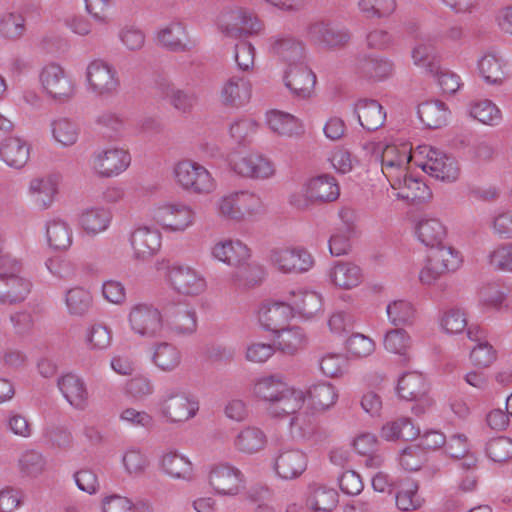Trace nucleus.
<instances>
[{"label":"nucleus","instance_id":"obj_32","mask_svg":"<svg viewBox=\"0 0 512 512\" xmlns=\"http://www.w3.org/2000/svg\"><path fill=\"white\" fill-rule=\"evenodd\" d=\"M291 312L310 318L321 308V297L312 291H291L288 299Z\"/></svg>","mask_w":512,"mask_h":512},{"label":"nucleus","instance_id":"obj_38","mask_svg":"<svg viewBox=\"0 0 512 512\" xmlns=\"http://www.w3.org/2000/svg\"><path fill=\"white\" fill-rule=\"evenodd\" d=\"M268 124L280 136L292 137L303 133L301 122L289 113L272 111L268 117Z\"/></svg>","mask_w":512,"mask_h":512},{"label":"nucleus","instance_id":"obj_51","mask_svg":"<svg viewBox=\"0 0 512 512\" xmlns=\"http://www.w3.org/2000/svg\"><path fill=\"white\" fill-rule=\"evenodd\" d=\"M479 71L484 80L490 84H500L504 79L502 63L494 54L484 55L478 63Z\"/></svg>","mask_w":512,"mask_h":512},{"label":"nucleus","instance_id":"obj_44","mask_svg":"<svg viewBox=\"0 0 512 512\" xmlns=\"http://www.w3.org/2000/svg\"><path fill=\"white\" fill-rule=\"evenodd\" d=\"M161 465L165 473L171 477L182 479H189L191 477V462L176 452H169L163 455Z\"/></svg>","mask_w":512,"mask_h":512},{"label":"nucleus","instance_id":"obj_31","mask_svg":"<svg viewBox=\"0 0 512 512\" xmlns=\"http://www.w3.org/2000/svg\"><path fill=\"white\" fill-rule=\"evenodd\" d=\"M338 499V492L333 488L319 483L309 485L307 503L315 511H332L337 506Z\"/></svg>","mask_w":512,"mask_h":512},{"label":"nucleus","instance_id":"obj_39","mask_svg":"<svg viewBox=\"0 0 512 512\" xmlns=\"http://www.w3.org/2000/svg\"><path fill=\"white\" fill-rule=\"evenodd\" d=\"M332 282L342 288L351 289L360 284L362 280L361 269L350 262H338L330 273Z\"/></svg>","mask_w":512,"mask_h":512},{"label":"nucleus","instance_id":"obj_4","mask_svg":"<svg viewBox=\"0 0 512 512\" xmlns=\"http://www.w3.org/2000/svg\"><path fill=\"white\" fill-rule=\"evenodd\" d=\"M87 80L90 88L102 96L116 93L120 85L114 67L103 60H94L88 65Z\"/></svg>","mask_w":512,"mask_h":512},{"label":"nucleus","instance_id":"obj_14","mask_svg":"<svg viewBox=\"0 0 512 512\" xmlns=\"http://www.w3.org/2000/svg\"><path fill=\"white\" fill-rule=\"evenodd\" d=\"M307 468L306 455L298 449L281 450L274 462V469L283 479H294Z\"/></svg>","mask_w":512,"mask_h":512},{"label":"nucleus","instance_id":"obj_55","mask_svg":"<svg viewBox=\"0 0 512 512\" xmlns=\"http://www.w3.org/2000/svg\"><path fill=\"white\" fill-rule=\"evenodd\" d=\"M414 64L425 69L429 74L438 73L439 61L431 45L419 44L412 51Z\"/></svg>","mask_w":512,"mask_h":512},{"label":"nucleus","instance_id":"obj_25","mask_svg":"<svg viewBox=\"0 0 512 512\" xmlns=\"http://www.w3.org/2000/svg\"><path fill=\"white\" fill-rule=\"evenodd\" d=\"M130 155L122 149H108L99 154L95 168L102 176L110 177L124 171L130 164Z\"/></svg>","mask_w":512,"mask_h":512},{"label":"nucleus","instance_id":"obj_34","mask_svg":"<svg viewBox=\"0 0 512 512\" xmlns=\"http://www.w3.org/2000/svg\"><path fill=\"white\" fill-rule=\"evenodd\" d=\"M276 334L278 349L287 355H295L298 351L302 350L307 343L305 332L298 326L283 328Z\"/></svg>","mask_w":512,"mask_h":512},{"label":"nucleus","instance_id":"obj_64","mask_svg":"<svg viewBox=\"0 0 512 512\" xmlns=\"http://www.w3.org/2000/svg\"><path fill=\"white\" fill-rule=\"evenodd\" d=\"M53 136L64 146L73 145L78 138L76 126L68 119H59L53 123Z\"/></svg>","mask_w":512,"mask_h":512},{"label":"nucleus","instance_id":"obj_3","mask_svg":"<svg viewBox=\"0 0 512 512\" xmlns=\"http://www.w3.org/2000/svg\"><path fill=\"white\" fill-rule=\"evenodd\" d=\"M40 80L47 94L57 101H68L74 95V83L59 64L46 65L42 69Z\"/></svg>","mask_w":512,"mask_h":512},{"label":"nucleus","instance_id":"obj_37","mask_svg":"<svg viewBox=\"0 0 512 512\" xmlns=\"http://www.w3.org/2000/svg\"><path fill=\"white\" fill-rule=\"evenodd\" d=\"M422 168L432 177L448 182L455 181L460 173L457 161L447 155L435 158L434 161L430 160V162H425Z\"/></svg>","mask_w":512,"mask_h":512},{"label":"nucleus","instance_id":"obj_56","mask_svg":"<svg viewBox=\"0 0 512 512\" xmlns=\"http://www.w3.org/2000/svg\"><path fill=\"white\" fill-rule=\"evenodd\" d=\"M470 115L486 125H495L501 119L500 110L490 100H483L472 105Z\"/></svg>","mask_w":512,"mask_h":512},{"label":"nucleus","instance_id":"obj_8","mask_svg":"<svg viewBox=\"0 0 512 512\" xmlns=\"http://www.w3.org/2000/svg\"><path fill=\"white\" fill-rule=\"evenodd\" d=\"M285 86L298 98L311 97L316 84V75L303 63L288 68L284 76Z\"/></svg>","mask_w":512,"mask_h":512},{"label":"nucleus","instance_id":"obj_59","mask_svg":"<svg viewBox=\"0 0 512 512\" xmlns=\"http://www.w3.org/2000/svg\"><path fill=\"white\" fill-rule=\"evenodd\" d=\"M486 453L494 462H506L512 459V440L504 436L491 439L487 443Z\"/></svg>","mask_w":512,"mask_h":512},{"label":"nucleus","instance_id":"obj_29","mask_svg":"<svg viewBox=\"0 0 512 512\" xmlns=\"http://www.w3.org/2000/svg\"><path fill=\"white\" fill-rule=\"evenodd\" d=\"M271 49L275 55L287 62L289 67L302 63L304 46L301 41L292 36L276 37Z\"/></svg>","mask_w":512,"mask_h":512},{"label":"nucleus","instance_id":"obj_23","mask_svg":"<svg viewBox=\"0 0 512 512\" xmlns=\"http://www.w3.org/2000/svg\"><path fill=\"white\" fill-rule=\"evenodd\" d=\"M307 35L312 42L328 47L342 46L349 40V35L346 32L338 30L325 22L310 24L307 29Z\"/></svg>","mask_w":512,"mask_h":512},{"label":"nucleus","instance_id":"obj_19","mask_svg":"<svg viewBox=\"0 0 512 512\" xmlns=\"http://www.w3.org/2000/svg\"><path fill=\"white\" fill-rule=\"evenodd\" d=\"M360 125L368 131L381 128L386 120L382 105L374 99H360L354 107Z\"/></svg>","mask_w":512,"mask_h":512},{"label":"nucleus","instance_id":"obj_58","mask_svg":"<svg viewBox=\"0 0 512 512\" xmlns=\"http://www.w3.org/2000/svg\"><path fill=\"white\" fill-rule=\"evenodd\" d=\"M86 341L92 350L107 349L112 342V332L103 323H96L87 332Z\"/></svg>","mask_w":512,"mask_h":512},{"label":"nucleus","instance_id":"obj_5","mask_svg":"<svg viewBox=\"0 0 512 512\" xmlns=\"http://www.w3.org/2000/svg\"><path fill=\"white\" fill-rule=\"evenodd\" d=\"M175 176L179 184L196 193L209 192L212 188V181L209 172L200 164L184 160L175 167Z\"/></svg>","mask_w":512,"mask_h":512},{"label":"nucleus","instance_id":"obj_49","mask_svg":"<svg viewBox=\"0 0 512 512\" xmlns=\"http://www.w3.org/2000/svg\"><path fill=\"white\" fill-rule=\"evenodd\" d=\"M111 215L105 209H90L82 213L80 224L88 233L96 234L105 230L110 222Z\"/></svg>","mask_w":512,"mask_h":512},{"label":"nucleus","instance_id":"obj_1","mask_svg":"<svg viewBox=\"0 0 512 512\" xmlns=\"http://www.w3.org/2000/svg\"><path fill=\"white\" fill-rule=\"evenodd\" d=\"M462 262L457 250L441 245L431 248L426 266L420 271L419 279L423 284L431 285L442 275L457 270Z\"/></svg>","mask_w":512,"mask_h":512},{"label":"nucleus","instance_id":"obj_47","mask_svg":"<svg viewBox=\"0 0 512 512\" xmlns=\"http://www.w3.org/2000/svg\"><path fill=\"white\" fill-rule=\"evenodd\" d=\"M288 385L283 382L280 376L271 375L258 380L254 386V393L257 397L271 403L281 394Z\"/></svg>","mask_w":512,"mask_h":512},{"label":"nucleus","instance_id":"obj_60","mask_svg":"<svg viewBox=\"0 0 512 512\" xmlns=\"http://www.w3.org/2000/svg\"><path fill=\"white\" fill-rule=\"evenodd\" d=\"M24 31V19L21 15L6 13L0 18V34L5 38L18 39Z\"/></svg>","mask_w":512,"mask_h":512},{"label":"nucleus","instance_id":"obj_45","mask_svg":"<svg viewBox=\"0 0 512 512\" xmlns=\"http://www.w3.org/2000/svg\"><path fill=\"white\" fill-rule=\"evenodd\" d=\"M235 271L233 278L238 285L244 287H251L261 281L263 270L260 265L254 262H247V260L235 263Z\"/></svg>","mask_w":512,"mask_h":512},{"label":"nucleus","instance_id":"obj_33","mask_svg":"<svg viewBox=\"0 0 512 512\" xmlns=\"http://www.w3.org/2000/svg\"><path fill=\"white\" fill-rule=\"evenodd\" d=\"M56 191V183L50 176L34 178L29 186L30 201L36 207L46 209L52 204Z\"/></svg>","mask_w":512,"mask_h":512},{"label":"nucleus","instance_id":"obj_36","mask_svg":"<svg viewBox=\"0 0 512 512\" xmlns=\"http://www.w3.org/2000/svg\"><path fill=\"white\" fill-rule=\"evenodd\" d=\"M418 239L427 247L441 245L446 237V228L436 218L421 219L416 226Z\"/></svg>","mask_w":512,"mask_h":512},{"label":"nucleus","instance_id":"obj_24","mask_svg":"<svg viewBox=\"0 0 512 512\" xmlns=\"http://www.w3.org/2000/svg\"><path fill=\"white\" fill-rule=\"evenodd\" d=\"M131 243L137 258L146 259L155 254L161 246V234L156 229L140 227L131 236Z\"/></svg>","mask_w":512,"mask_h":512},{"label":"nucleus","instance_id":"obj_11","mask_svg":"<svg viewBox=\"0 0 512 512\" xmlns=\"http://www.w3.org/2000/svg\"><path fill=\"white\" fill-rule=\"evenodd\" d=\"M168 328L175 334L193 333L197 328L194 310L180 304H169L163 308Z\"/></svg>","mask_w":512,"mask_h":512},{"label":"nucleus","instance_id":"obj_12","mask_svg":"<svg viewBox=\"0 0 512 512\" xmlns=\"http://www.w3.org/2000/svg\"><path fill=\"white\" fill-rule=\"evenodd\" d=\"M173 288L184 295H198L206 288L205 280L192 268L177 266L169 272Z\"/></svg>","mask_w":512,"mask_h":512},{"label":"nucleus","instance_id":"obj_35","mask_svg":"<svg viewBox=\"0 0 512 512\" xmlns=\"http://www.w3.org/2000/svg\"><path fill=\"white\" fill-rule=\"evenodd\" d=\"M418 115L427 128L438 129L447 121L448 108L442 101L431 100L418 106Z\"/></svg>","mask_w":512,"mask_h":512},{"label":"nucleus","instance_id":"obj_30","mask_svg":"<svg viewBox=\"0 0 512 512\" xmlns=\"http://www.w3.org/2000/svg\"><path fill=\"white\" fill-rule=\"evenodd\" d=\"M230 18L236 20V22L219 25L222 33L226 36L238 38L258 33L261 29L260 22L244 11L232 12Z\"/></svg>","mask_w":512,"mask_h":512},{"label":"nucleus","instance_id":"obj_17","mask_svg":"<svg viewBox=\"0 0 512 512\" xmlns=\"http://www.w3.org/2000/svg\"><path fill=\"white\" fill-rule=\"evenodd\" d=\"M233 170L244 177L265 179L274 173L272 163L258 154L239 157L232 162Z\"/></svg>","mask_w":512,"mask_h":512},{"label":"nucleus","instance_id":"obj_26","mask_svg":"<svg viewBox=\"0 0 512 512\" xmlns=\"http://www.w3.org/2000/svg\"><path fill=\"white\" fill-rule=\"evenodd\" d=\"M304 399L305 397L302 391L295 390L288 386L269 403L268 411L273 417L294 414L301 409Z\"/></svg>","mask_w":512,"mask_h":512},{"label":"nucleus","instance_id":"obj_18","mask_svg":"<svg viewBox=\"0 0 512 512\" xmlns=\"http://www.w3.org/2000/svg\"><path fill=\"white\" fill-rule=\"evenodd\" d=\"M251 97V85L242 76L233 75L228 78L221 89V102L226 107H240Z\"/></svg>","mask_w":512,"mask_h":512},{"label":"nucleus","instance_id":"obj_9","mask_svg":"<svg viewBox=\"0 0 512 512\" xmlns=\"http://www.w3.org/2000/svg\"><path fill=\"white\" fill-rule=\"evenodd\" d=\"M258 208L259 199L255 195L245 192L224 197L219 205L221 215L237 221L256 212Z\"/></svg>","mask_w":512,"mask_h":512},{"label":"nucleus","instance_id":"obj_7","mask_svg":"<svg viewBox=\"0 0 512 512\" xmlns=\"http://www.w3.org/2000/svg\"><path fill=\"white\" fill-rule=\"evenodd\" d=\"M132 330L142 336L153 337L162 328V317L158 309L147 304L134 306L129 314Z\"/></svg>","mask_w":512,"mask_h":512},{"label":"nucleus","instance_id":"obj_6","mask_svg":"<svg viewBox=\"0 0 512 512\" xmlns=\"http://www.w3.org/2000/svg\"><path fill=\"white\" fill-rule=\"evenodd\" d=\"M272 262L278 269L285 273H301L308 271L313 259L305 249L301 248H278L272 250Z\"/></svg>","mask_w":512,"mask_h":512},{"label":"nucleus","instance_id":"obj_54","mask_svg":"<svg viewBox=\"0 0 512 512\" xmlns=\"http://www.w3.org/2000/svg\"><path fill=\"white\" fill-rule=\"evenodd\" d=\"M92 303L90 293L80 287L70 289L66 295V304L71 314L83 315L85 314Z\"/></svg>","mask_w":512,"mask_h":512},{"label":"nucleus","instance_id":"obj_28","mask_svg":"<svg viewBox=\"0 0 512 512\" xmlns=\"http://www.w3.org/2000/svg\"><path fill=\"white\" fill-rule=\"evenodd\" d=\"M306 196L311 201L331 202L338 198L339 187L334 177L320 175L310 180Z\"/></svg>","mask_w":512,"mask_h":512},{"label":"nucleus","instance_id":"obj_40","mask_svg":"<svg viewBox=\"0 0 512 512\" xmlns=\"http://www.w3.org/2000/svg\"><path fill=\"white\" fill-rule=\"evenodd\" d=\"M397 392L407 401L418 400L426 393L425 380L419 372L404 373L398 381Z\"/></svg>","mask_w":512,"mask_h":512},{"label":"nucleus","instance_id":"obj_46","mask_svg":"<svg viewBox=\"0 0 512 512\" xmlns=\"http://www.w3.org/2000/svg\"><path fill=\"white\" fill-rule=\"evenodd\" d=\"M418 484L410 479L400 482V490L396 493V505L402 511H411L421 506L417 495Z\"/></svg>","mask_w":512,"mask_h":512},{"label":"nucleus","instance_id":"obj_42","mask_svg":"<svg viewBox=\"0 0 512 512\" xmlns=\"http://www.w3.org/2000/svg\"><path fill=\"white\" fill-rule=\"evenodd\" d=\"M267 443L266 435L256 427L243 429L235 439V446L243 453L253 454L262 450Z\"/></svg>","mask_w":512,"mask_h":512},{"label":"nucleus","instance_id":"obj_61","mask_svg":"<svg viewBox=\"0 0 512 512\" xmlns=\"http://www.w3.org/2000/svg\"><path fill=\"white\" fill-rule=\"evenodd\" d=\"M348 364V359L343 354L328 353L320 361L321 371L328 377H340Z\"/></svg>","mask_w":512,"mask_h":512},{"label":"nucleus","instance_id":"obj_2","mask_svg":"<svg viewBox=\"0 0 512 512\" xmlns=\"http://www.w3.org/2000/svg\"><path fill=\"white\" fill-rule=\"evenodd\" d=\"M199 410V403L188 393L169 390L159 403V411L168 422H185L193 418Z\"/></svg>","mask_w":512,"mask_h":512},{"label":"nucleus","instance_id":"obj_52","mask_svg":"<svg viewBox=\"0 0 512 512\" xmlns=\"http://www.w3.org/2000/svg\"><path fill=\"white\" fill-rule=\"evenodd\" d=\"M387 315L393 325H406L413 322L415 310L410 302L396 300L387 306Z\"/></svg>","mask_w":512,"mask_h":512},{"label":"nucleus","instance_id":"obj_20","mask_svg":"<svg viewBox=\"0 0 512 512\" xmlns=\"http://www.w3.org/2000/svg\"><path fill=\"white\" fill-rule=\"evenodd\" d=\"M30 157V145L20 137H7L0 144V158L10 167L20 169Z\"/></svg>","mask_w":512,"mask_h":512},{"label":"nucleus","instance_id":"obj_50","mask_svg":"<svg viewBox=\"0 0 512 512\" xmlns=\"http://www.w3.org/2000/svg\"><path fill=\"white\" fill-rule=\"evenodd\" d=\"M308 397L315 408L324 410L335 403L337 394L330 383L323 382L311 386Z\"/></svg>","mask_w":512,"mask_h":512},{"label":"nucleus","instance_id":"obj_43","mask_svg":"<svg viewBox=\"0 0 512 512\" xmlns=\"http://www.w3.org/2000/svg\"><path fill=\"white\" fill-rule=\"evenodd\" d=\"M46 234L50 247L56 250H66L72 243L71 229L64 221L52 220L48 222Z\"/></svg>","mask_w":512,"mask_h":512},{"label":"nucleus","instance_id":"obj_16","mask_svg":"<svg viewBox=\"0 0 512 512\" xmlns=\"http://www.w3.org/2000/svg\"><path fill=\"white\" fill-rule=\"evenodd\" d=\"M154 219L164 228L184 230L192 222V211L181 204H169L159 207Z\"/></svg>","mask_w":512,"mask_h":512},{"label":"nucleus","instance_id":"obj_10","mask_svg":"<svg viewBox=\"0 0 512 512\" xmlns=\"http://www.w3.org/2000/svg\"><path fill=\"white\" fill-rule=\"evenodd\" d=\"M32 284L26 278L14 273L0 274V303L15 305L26 300Z\"/></svg>","mask_w":512,"mask_h":512},{"label":"nucleus","instance_id":"obj_21","mask_svg":"<svg viewBox=\"0 0 512 512\" xmlns=\"http://www.w3.org/2000/svg\"><path fill=\"white\" fill-rule=\"evenodd\" d=\"M292 316L288 302L263 305L259 310L261 325L265 330L272 331L275 334L285 328V324Z\"/></svg>","mask_w":512,"mask_h":512},{"label":"nucleus","instance_id":"obj_41","mask_svg":"<svg viewBox=\"0 0 512 512\" xmlns=\"http://www.w3.org/2000/svg\"><path fill=\"white\" fill-rule=\"evenodd\" d=\"M213 255L218 260L233 266L235 263L248 260L250 252L240 241H225L215 245Z\"/></svg>","mask_w":512,"mask_h":512},{"label":"nucleus","instance_id":"obj_27","mask_svg":"<svg viewBox=\"0 0 512 512\" xmlns=\"http://www.w3.org/2000/svg\"><path fill=\"white\" fill-rule=\"evenodd\" d=\"M393 71V64L383 58L364 56L358 60V74L369 81H382L388 78Z\"/></svg>","mask_w":512,"mask_h":512},{"label":"nucleus","instance_id":"obj_63","mask_svg":"<svg viewBox=\"0 0 512 512\" xmlns=\"http://www.w3.org/2000/svg\"><path fill=\"white\" fill-rule=\"evenodd\" d=\"M353 231V224L345 221L342 232L335 233L330 237L329 250L333 256H342L350 251L351 245L349 235Z\"/></svg>","mask_w":512,"mask_h":512},{"label":"nucleus","instance_id":"obj_62","mask_svg":"<svg viewBox=\"0 0 512 512\" xmlns=\"http://www.w3.org/2000/svg\"><path fill=\"white\" fill-rule=\"evenodd\" d=\"M411 155L407 154L406 149L402 151L395 145H387L381 155V163L383 169H400L404 164H408Z\"/></svg>","mask_w":512,"mask_h":512},{"label":"nucleus","instance_id":"obj_13","mask_svg":"<svg viewBox=\"0 0 512 512\" xmlns=\"http://www.w3.org/2000/svg\"><path fill=\"white\" fill-rule=\"evenodd\" d=\"M241 476L239 469L229 464H219L211 469L209 482L217 493L235 495L240 488Z\"/></svg>","mask_w":512,"mask_h":512},{"label":"nucleus","instance_id":"obj_57","mask_svg":"<svg viewBox=\"0 0 512 512\" xmlns=\"http://www.w3.org/2000/svg\"><path fill=\"white\" fill-rule=\"evenodd\" d=\"M185 31L180 24H171L161 30L158 34L160 43L173 51L187 50L186 44L182 42Z\"/></svg>","mask_w":512,"mask_h":512},{"label":"nucleus","instance_id":"obj_15","mask_svg":"<svg viewBox=\"0 0 512 512\" xmlns=\"http://www.w3.org/2000/svg\"><path fill=\"white\" fill-rule=\"evenodd\" d=\"M157 88L163 98L167 99L176 110L183 113L191 112L198 101V97L193 91L181 89L166 78L158 81Z\"/></svg>","mask_w":512,"mask_h":512},{"label":"nucleus","instance_id":"obj_53","mask_svg":"<svg viewBox=\"0 0 512 512\" xmlns=\"http://www.w3.org/2000/svg\"><path fill=\"white\" fill-rule=\"evenodd\" d=\"M385 348L393 353L404 357V361L409 360L407 349L410 348V337L405 330L397 328L386 333L384 339Z\"/></svg>","mask_w":512,"mask_h":512},{"label":"nucleus","instance_id":"obj_48","mask_svg":"<svg viewBox=\"0 0 512 512\" xmlns=\"http://www.w3.org/2000/svg\"><path fill=\"white\" fill-rule=\"evenodd\" d=\"M178 349L170 343L159 344L153 355V362L163 371H171L180 364Z\"/></svg>","mask_w":512,"mask_h":512},{"label":"nucleus","instance_id":"obj_22","mask_svg":"<svg viewBox=\"0 0 512 512\" xmlns=\"http://www.w3.org/2000/svg\"><path fill=\"white\" fill-rule=\"evenodd\" d=\"M58 387L65 399L75 408L84 409L88 401V391L84 381L73 373L58 379Z\"/></svg>","mask_w":512,"mask_h":512}]
</instances>
